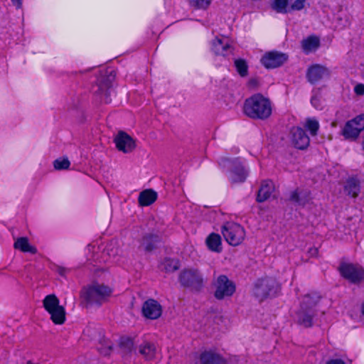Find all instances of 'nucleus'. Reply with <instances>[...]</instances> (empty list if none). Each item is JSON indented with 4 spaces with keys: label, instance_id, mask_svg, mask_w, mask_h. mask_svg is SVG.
Listing matches in <instances>:
<instances>
[{
    "label": "nucleus",
    "instance_id": "f257e3e1",
    "mask_svg": "<svg viewBox=\"0 0 364 364\" xmlns=\"http://www.w3.org/2000/svg\"><path fill=\"white\" fill-rule=\"evenodd\" d=\"M244 113L254 119H266L272 114L271 102L263 95L255 94L245 100Z\"/></svg>",
    "mask_w": 364,
    "mask_h": 364
},
{
    "label": "nucleus",
    "instance_id": "f03ea898",
    "mask_svg": "<svg viewBox=\"0 0 364 364\" xmlns=\"http://www.w3.org/2000/svg\"><path fill=\"white\" fill-rule=\"evenodd\" d=\"M320 296L316 293L306 294L304 296L299 309L296 313V323L304 327H311L316 315L315 306L319 301Z\"/></svg>",
    "mask_w": 364,
    "mask_h": 364
},
{
    "label": "nucleus",
    "instance_id": "7ed1b4c3",
    "mask_svg": "<svg viewBox=\"0 0 364 364\" xmlns=\"http://www.w3.org/2000/svg\"><path fill=\"white\" fill-rule=\"evenodd\" d=\"M112 294V289L105 285L93 284L82 289V299L88 305L100 306Z\"/></svg>",
    "mask_w": 364,
    "mask_h": 364
},
{
    "label": "nucleus",
    "instance_id": "20e7f679",
    "mask_svg": "<svg viewBox=\"0 0 364 364\" xmlns=\"http://www.w3.org/2000/svg\"><path fill=\"white\" fill-rule=\"evenodd\" d=\"M43 306L55 324L61 325L65 323V309L60 305V301L55 294L47 295L43 300Z\"/></svg>",
    "mask_w": 364,
    "mask_h": 364
},
{
    "label": "nucleus",
    "instance_id": "39448f33",
    "mask_svg": "<svg viewBox=\"0 0 364 364\" xmlns=\"http://www.w3.org/2000/svg\"><path fill=\"white\" fill-rule=\"evenodd\" d=\"M220 165L229 169L228 177L232 183H242L246 180L248 171L238 159H224Z\"/></svg>",
    "mask_w": 364,
    "mask_h": 364
},
{
    "label": "nucleus",
    "instance_id": "423d86ee",
    "mask_svg": "<svg viewBox=\"0 0 364 364\" xmlns=\"http://www.w3.org/2000/svg\"><path fill=\"white\" fill-rule=\"evenodd\" d=\"M221 232L228 244L232 246L240 245L245 239V232L239 224L228 222L222 226Z\"/></svg>",
    "mask_w": 364,
    "mask_h": 364
},
{
    "label": "nucleus",
    "instance_id": "0eeeda50",
    "mask_svg": "<svg viewBox=\"0 0 364 364\" xmlns=\"http://www.w3.org/2000/svg\"><path fill=\"white\" fill-rule=\"evenodd\" d=\"M278 284L274 278L267 277L257 281L253 293L259 301H263L268 296H274L277 293Z\"/></svg>",
    "mask_w": 364,
    "mask_h": 364
},
{
    "label": "nucleus",
    "instance_id": "6e6552de",
    "mask_svg": "<svg viewBox=\"0 0 364 364\" xmlns=\"http://www.w3.org/2000/svg\"><path fill=\"white\" fill-rule=\"evenodd\" d=\"M179 282L184 287L198 291L203 287V278L196 269H185L179 274Z\"/></svg>",
    "mask_w": 364,
    "mask_h": 364
},
{
    "label": "nucleus",
    "instance_id": "1a4fd4ad",
    "mask_svg": "<svg viewBox=\"0 0 364 364\" xmlns=\"http://www.w3.org/2000/svg\"><path fill=\"white\" fill-rule=\"evenodd\" d=\"M115 78L113 70L107 71V74L97 80V90L95 92L100 96L101 101L105 103L111 102V95L113 92L112 82Z\"/></svg>",
    "mask_w": 364,
    "mask_h": 364
},
{
    "label": "nucleus",
    "instance_id": "9d476101",
    "mask_svg": "<svg viewBox=\"0 0 364 364\" xmlns=\"http://www.w3.org/2000/svg\"><path fill=\"white\" fill-rule=\"evenodd\" d=\"M341 276L350 282L358 284L364 280V269L359 264L343 263L339 267Z\"/></svg>",
    "mask_w": 364,
    "mask_h": 364
},
{
    "label": "nucleus",
    "instance_id": "9b49d317",
    "mask_svg": "<svg viewBox=\"0 0 364 364\" xmlns=\"http://www.w3.org/2000/svg\"><path fill=\"white\" fill-rule=\"evenodd\" d=\"M215 296L218 299L232 296L235 291V285L227 276L220 275L214 282Z\"/></svg>",
    "mask_w": 364,
    "mask_h": 364
},
{
    "label": "nucleus",
    "instance_id": "f8f14e48",
    "mask_svg": "<svg viewBox=\"0 0 364 364\" xmlns=\"http://www.w3.org/2000/svg\"><path fill=\"white\" fill-rule=\"evenodd\" d=\"M363 129L364 114H362L348 121L343 129L342 134L345 139L354 140Z\"/></svg>",
    "mask_w": 364,
    "mask_h": 364
},
{
    "label": "nucleus",
    "instance_id": "ddd939ff",
    "mask_svg": "<svg viewBox=\"0 0 364 364\" xmlns=\"http://www.w3.org/2000/svg\"><path fill=\"white\" fill-rule=\"evenodd\" d=\"M288 59L287 54L278 51L266 53L261 58V63L268 69L276 68L282 65Z\"/></svg>",
    "mask_w": 364,
    "mask_h": 364
},
{
    "label": "nucleus",
    "instance_id": "4468645a",
    "mask_svg": "<svg viewBox=\"0 0 364 364\" xmlns=\"http://www.w3.org/2000/svg\"><path fill=\"white\" fill-rule=\"evenodd\" d=\"M292 144L298 149H305L309 146L310 139L304 129L294 127L290 131Z\"/></svg>",
    "mask_w": 364,
    "mask_h": 364
},
{
    "label": "nucleus",
    "instance_id": "2eb2a0df",
    "mask_svg": "<svg viewBox=\"0 0 364 364\" xmlns=\"http://www.w3.org/2000/svg\"><path fill=\"white\" fill-rule=\"evenodd\" d=\"M330 75L331 71L327 67L314 64L308 68L306 78L311 84H315L325 77H328Z\"/></svg>",
    "mask_w": 364,
    "mask_h": 364
},
{
    "label": "nucleus",
    "instance_id": "dca6fc26",
    "mask_svg": "<svg viewBox=\"0 0 364 364\" xmlns=\"http://www.w3.org/2000/svg\"><path fill=\"white\" fill-rule=\"evenodd\" d=\"M114 141L119 151L124 153L132 152L136 146L134 140L124 132H119L114 137Z\"/></svg>",
    "mask_w": 364,
    "mask_h": 364
},
{
    "label": "nucleus",
    "instance_id": "f3484780",
    "mask_svg": "<svg viewBox=\"0 0 364 364\" xmlns=\"http://www.w3.org/2000/svg\"><path fill=\"white\" fill-rule=\"evenodd\" d=\"M142 314L147 318L156 319L162 314V306L157 301L148 299L142 306Z\"/></svg>",
    "mask_w": 364,
    "mask_h": 364
},
{
    "label": "nucleus",
    "instance_id": "a211bd4d",
    "mask_svg": "<svg viewBox=\"0 0 364 364\" xmlns=\"http://www.w3.org/2000/svg\"><path fill=\"white\" fill-rule=\"evenodd\" d=\"M289 200L296 205L304 206L311 200L310 192L296 188L290 192Z\"/></svg>",
    "mask_w": 364,
    "mask_h": 364
},
{
    "label": "nucleus",
    "instance_id": "6ab92c4d",
    "mask_svg": "<svg viewBox=\"0 0 364 364\" xmlns=\"http://www.w3.org/2000/svg\"><path fill=\"white\" fill-rule=\"evenodd\" d=\"M211 49L216 55L223 56L231 52V46L227 38L222 39L216 38L212 42Z\"/></svg>",
    "mask_w": 364,
    "mask_h": 364
},
{
    "label": "nucleus",
    "instance_id": "aec40b11",
    "mask_svg": "<svg viewBox=\"0 0 364 364\" xmlns=\"http://www.w3.org/2000/svg\"><path fill=\"white\" fill-rule=\"evenodd\" d=\"M274 190V187L272 181H263L257 193V201L262 203L267 200L269 198Z\"/></svg>",
    "mask_w": 364,
    "mask_h": 364
},
{
    "label": "nucleus",
    "instance_id": "412c9836",
    "mask_svg": "<svg viewBox=\"0 0 364 364\" xmlns=\"http://www.w3.org/2000/svg\"><path fill=\"white\" fill-rule=\"evenodd\" d=\"M200 364H226L224 358L213 351H205L200 355Z\"/></svg>",
    "mask_w": 364,
    "mask_h": 364
},
{
    "label": "nucleus",
    "instance_id": "4be33fe9",
    "mask_svg": "<svg viewBox=\"0 0 364 364\" xmlns=\"http://www.w3.org/2000/svg\"><path fill=\"white\" fill-rule=\"evenodd\" d=\"M157 193L151 189H147L139 193L138 201L141 206H148L156 201Z\"/></svg>",
    "mask_w": 364,
    "mask_h": 364
},
{
    "label": "nucleus",
    "instance_id": "5701e85b",
    "mask_svg": "<svg viewBox=\"0 0 364 364\" xmlns=\"http://www.w3.org/2000/svg\"><path fill=\"white\" fill-rule=\"evenodd\" d=\"M160 242V237L154 234H146L143 237L141 247L146 252H151L156 247V244Z\"/></svg>",
    "mask_w": 364,
    "mask_h": 364
},
{
    "label": "nucleus",
    "instance_id": "b1692460",
    "mask_svg": "<svg viewBox=\"0 0 364 364\" xmlns=\"http://www.w3.org/2000/svg\"><path fill=\"white\" fill-rule=\"evenodd\" d=\"M156 348L154 343L144 341L139 346V353L146 360H151L156 355Z\"/></svg>",
    "mask_w": 364,
    "mask_h": 364
},
{
    "label": "nucleus",
    "instance_id": "393cba45",
    "mask_svg": "<svg viewBox=\"0 0 364 364\" xmlns=\"http://www.w3.org/2000/svg\"><path fill=\"white\" fill-rule=\"evenodd\" d=\"M345 192L353 198H356L360 191V183L355 178H349L344 186Z\"/></svg>",
    "mask_w": 364,
    "mask_h": 364
},
{
    "label": "nucleus",
    "instance_id": "a878e982",
    "mask_svg": "<svg viewBox=\"0 0 364 364\" xmlns=\"http://www.w3.org/2000/svg\"><path fill=\"white\" fill-rule=\"evenodd\" d=\"M320 46L319 38L316 36H311L301 41V46L306 53L315 51Z\"/></svg>",
    "mask_w": 364,
    "mask_h": 364
},
{
    "label": "nucleus",
    "instance_id": "bb28decb",
    "mask_svg": "<svg viewBox=\"0 0 364 364\" xmlns=\"http://www.w3.org/2000/svg\"><path fill=\"white\" fill-rule=\"evenodd\" d=\"M206 244L212 251L220 252L222 250L221 238L218 234L211 233L206 239Z\"/></svg>",
    "mask_w": 364,
    "mask_h": 364
},
{
    "label": "nucleus",
    "instance_id": "cd10ccee",
    "mask_svg": "<svg viewBox=\"0 0 364 364\" xmlns=\"http://www.w3.org/2000/svg\"><path fill=\"white\" fill-rule=\"evenodd\" d=\"M14 248L18 249L24 252H31L35 254L36 252V247L31 246L27 237H19L14 243Z\"/></svg>",
    "mask_w": 364,
    "mask_h": 364
},
{
    "label": "nucleus",
    "instance_id": "c85d7f7f",
    "mask_svg": "<svg viewBox=\"0 0 364 364\" xmlns=\"http://www.w3.org/2000/svg\"><path fill=\"white\" fill-rule=\"evenodd\" d=\"M350 25V18L346 13L341 12L338 14L336 22V27L338 30H342Z\"/></svg>",
    "mask_w": 364,
    "mask_h": 364
},
{
    "label": "nucleus",
    "instance_id": "c756f323",
    "mask_svg": "<svg viewBox=\"0 0 364 364\" xmlns=\"http://www.w3.org/2000/svg\"><path fill=\"white\" fill-rule=\"evenodd\" d=\"M304 127L310 132L311 136H314L317 135L319 129V123L318 120L314 118H308L304 124Z\"/></svg>",
    "mask_w": 364,
    "mask_h": 364
},
{
    "label": "nucleus",
    "instance_id": "7c9ffc66",
    "mask_svg": "<svg viewBox=\"0 0 364 364\" xmlns=\"http://www.w3.org/2000/svg\"><path fill=\"white\" fill-rule=\"evenodd\" d=\"M119 345L124 353H129L132 352L134 348V341L129 338H122Z\"/></svg>",
    "mask_w": 364,
    "mask_h": 364
},
{
    "label": "nucleus",
    "instance_id": "2f4dec72",
    "mask_svg": "<svg viewBox=\"0 0 364 364\" xmlns=\"http://www.w3.org/2000/svg\"><path fill=\"white\" fill-rule=\"evenodd\" d=\"M235 65L236 67L237 71L242 77H245L247 75L248 66L245 60L242 59L235 60Z\"/></svg>",
    "mask_w": 364,
    "mask_h": 364
},
{
    "label": "nucleus",
    "instance_id": "473e14b6",
    "mask_svg": "<svg viewBox=\"0 0 364 364\" xmlns=\"http://www.w3.org/2000/svg\"><path fill=\"white\" fill-rule=\"evenodd\" d=\"M288 0H274L272 8L279 13H287L289 10L287 9Z\"/></svg>",
    "mask_w": 364,
    "mask_h": 364
},
{
    "label": "nucleus",
    "instance_id": "72a5a7b5",
    "mask_svg": "<svg viewBox=\"0 0 364 364\" xmlns=\"http://www.w3.org/2000/svg\"><path fill=\"white\" fill-rule=\"evenodd\" d=\"M163 267L166 272H173L178 268V262L173 259H166L163 263Z\"/></svg>",
    "mask_w": 364,
    "mask_h": 364
},
{
    "label": "nucleus",
    "instance_id": "f704fd0d",
    "mask_svg": "<svg viewBox=\"0 0 364 364\" xmlns=\"http://www.w3.org/2000/svg\"><path fill=\"white\" fill-rule=\"evenodd\" d=\"M70 161L68 159H56L53 162L54 168L57 170L67 169L70 166Z\"/></svg>",
    "mask_w": 364,
    "mask_h": 364
},
{
    "label": "nucleus",
    "instance_id": "c9c22d12",
    "mask_svg": "<svg viewBox=\"0 0 364 364\" xmlns=\"http://www.w3.org/2000/svg\"><path fill=\"white\" fill-rule=\"evenodd\" d=\"M189 3L198 9H206L212 0H188Z\"/></svg>",
    "mask_w": 364,
    "mask_h": 364
},
{
    "label": "nucleus",
    "instance_id": "e433bc0d",
    "mask_svg": "<svg viewBox=\"0 0 364 364\" xmlns=\"http://www.w3.org/2000/svg\"><path fill=\"white\" fill-rule=\"evenodd\" d=\"M99 352L103 355H108L112 350V344L109 341L106 342L105 346L98 347Z\"/></svg>",
    "mask_w": 364,
    "mask_h": 364
},
{
    "label": "nucleus",
    "instance_id": "4c0bfd02",
    "mask_svg": "<svg viewBox=\"0 0 364 364\" xmlns=\"http://www.w3.org/2000/svg\"><path fill=\"white\" fill-rule=\"evenodd\" d=\"M304 6V0H296L289 8L290 10H301Z\"/></svg>",
    "mask_w": 364,
    "mask_h": 364
},
{
    "label": "nucleus",
    "instance_id": "58836bf2",
    "mask_svg": "<svg viewBox=\"0 0 364 364\" xmlns=\"http://www.w3.org/2000/svg\"><path fill=\"white\" fill-rule=\"evenodd\" d=\"M354 91L358 95H364V85L363 84H358L354 87Z\"/></svg>",
    "mask_w": 364,
    "mask_h": 364
},
{
    "label": "nucleus",
    "instance_id": "ea45409f",
    "mask_svg": "<svg viewBox=\"0 0 364 364\" xmlns=\"http://www.w3.org/2000/svg\"><path fill=\"white\" fill-rule=\"evenodd\" d=\"M326 364H346L341 359H332L327 362Z\"/></svg>",
    "mask_w": 364,
    "mask_h": 364
},
{
    "label": "nucleus",
    "instance_id": "a19ab883",
    "mask_svg": "<svg viewBox=\"0 0 364 364\" xmlns=\"http://www.w3.org/2000/svg\"><path fill=\"white\" fill-rule=\"evenodd\" d=\"M318 99L316 97H312V98L311 100V102L312 105L314 107H315L316 108H318Z\"/></svg>",
    "mask_w": 364,
    "mask_h": 364
},
{
    "label": "nucleus",
    "instance_id": "79ce46f5",
    "mask_svg": "<svg viewBox=\"0 0 364 364\" xmlns=\"http://www.w3.org/2000/svg\"><path fill=\"white\" fill-rule=\"evenodd\" d=\"M257 83H258V82H257V79H254V78H253V79L250 80V81H249V84H250V86H252V87H255V86H257Z\"/></svg>",
    "mask_w": 364,
    "mask_h": 364
},
{
    "label": "nucleus",
    "instance_id": "37998d69",
    "mask_svg": "<svg viewBox=\"0 0 364 364\" xmlns=\"http://www.w3.org/2000/svg\"><path fill=\"white\" fill-rule=\"evenodd\" d=\"M13 4L18 9L21 6V0H11Z\"/></svg>",
    "mask_w": 364,
    "mask_h": 364
},
{
    "label": "nucleus",
    "instance_id": "c03bdc74",
    "mask_svg": "<svg viewBox=\"0 0 364 364\" xmlns=\"http://www.w3.org/2000/svg\"><path fill=\"white\" fill-rule=\"evenodd\" d=\"M58 272L60 275L63 276L65 274L66 269L63 267H58Z\"/></svg>",
    "mask_w": 364,
    "mask_h": 364
},
{
    "label": "nucleus",
    "instance_id": "a18cd8bd",
    "mask_svg": "<svg viewBox=\"0 0 364 364\" xmlns=\"http://www.w3.org/2000/svg\"><path fill=\"white\" fill-rule=\"evenodd\" d=\"M362 313L364 315V301H363V304L362 305Z\"/></svg>",
    "mask_w": 364,
    "mask_h": 364
},
{
    "label": "nucleus",
    "instance_id": "49530a36",
    "mask_svg": "<svg viewBox=\"0 0 364 364\" xmlns=\"http://www.w3.org/2000/svg\"><path fill=\"white\" fill-rule=\"evenodd\" d=\"M312 251L314 252L312 254H316L317 252V250L316 249H314Z\"/></svg>",
    "mask_w": 364,
    "mask_h": 364
},
{
    "label": "nucleus",
    "instance_id": "de8ad7c7",
    "mask_svg": "<svg viewBox=\"0 0 364 364\" xmlns=\"http://www.w3.org/2000/svg\"><path fill=\"white\" fill-rule=\"evenodd\" d=\"M362 146H363V149L364 150V137H363V143H362Z\"/></svg>",
    "mask_w": 364,
    "mask_h": 364
}]
</instances>
